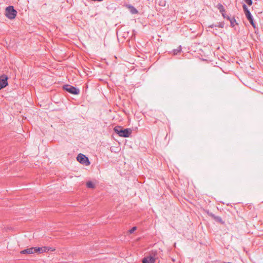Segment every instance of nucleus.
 I'll use <instances>...</instances> for the list:
<instances>
[{
	"mask_svg": "<svg viewBox=\"0 0 263 263\" xmlns=\"http://www.w3.org/2000/svg\"><path fill=\"white\" fill-rule=\"evenodd\" d=\"M114 131L120 137L124 138L129 137L132 134V130L130 128L123 129L120 126H115L114 127Z\"/></svg>",
	"mask_w": 263,
	"mask_h": 263,
	"instance_id": "nucleus-1",
	"label": "nucleus"
},
{
	"mask_svg": "<svg viewBox=\"0 0 263 263\" xmlns=\"http://www.w3.org/2000/svg\"><path fill=\"white\" fill-rule=\"evenodd\" d=\"M17 14V11L14 9L13 6H10L6 8L5 15L7 18L10 20L15 18Z\"/></svg>",
	"mask_w": 263,
	"mask_h": 263,
	"instance_id": "nucleus-2",
	"label": "nucleus"
},
{
	"mask_svg": "<svg viewBox=\"0 0 263 263\" xmlns=\"http://www.w3.org/2000/svg\"><path fill=\"white\" fill-rule=\"evenodd\" d=\"M63 89L68 91L69 93L74 95H79L80 92L79 88L69 84L64 85L63 86Z\"/></svg>",
	"mask_w": 263,
	"mask_h": 263,
	"instance_id": "nucleus-3",
	"label": "nucleus"
},
{
	"mask_svg": "<svg viewBox=\"0 0 263 263\" xmlns=\"http://www.w3.org/2000/svg\"><path fill=\"white\" fill-rule=\"evenodd\" d=\"M242 7L247 18L249 21L252 26L255 28V25L253 21V16L252 15L250 10L248 9L247 6L245 4H243Z\"/></svg>",
	"mask_w": 263,
	"mask_h": 263,
	"instance_id": "nucleus-4",
	"label": "nucleus"
},
{
	"mask_svg": "<svg viewBox=\"0 0 263 263\" xmlns=\"http://www.w3.org/2000/svg\"><path fill=\"white\" fill-rule=\"evenodd\" d=\"M77 159L81 164H85L86 165H89L90 164L88 158L82 154H79L77 157Z\"/></svg>",
	"mask_w": 263,
	"mask_h": 263,
	"instance_id": "nucleus-5",
	"label": "nucleus"
},
{
	"mask_svg": "<svg viewBox=\"0 0 263 263\" xmlns=\"http://www.w3.org/2000/svg\"><path fill=\"white\" fill-rule=\"evenodd\" d=\"M8 77L5 75L0 77V89L6 87L8 85Z\"/></svg>",
	"mask_w": 263,
	"mask_h": 263,
	"instance_id": "nucleus-6",
	"label": "nucleus"
},
{
	"mask_svg": "<svg viewBox=\"0 0 263 263\" xmlns=\"http://www.w3.org/2000/svg\"><path fill=\"white\" fill-rule=\"evenodd\" d=\"M34 253H42L43 252H47L49 250L51 249V248H49L47 247H34Z\"/></svg>",
	"mask_w": 263,
	"mask_h": 263,
	"instance_id": "nucleus-7",
	"label": "nucleus"
},
{
	"mask_svg": "<svg viewBox=\"0 0 263 263\" xmlns=\"http://www.w3.org/2000/svg\"><path fill=\"white\" fill-rule=\"evenodd\" d=\"M155 261V258L152 256H147L143 258L142 263H154Z\"/></svg>",
	"mask_w": 263,
	"mask_h": 263,
	"instance_id": "nucleus-8",
	"label": "nucleus"
},
{
	"mask_svg": "<svg viewBox=\"0 0 263 263\" xmlns=\"http://www.w3.org/2000/svg\"><path fill=\"white\" fill-rule=\"evenodd\" d=\"M208 215L211 216L212 218H213L216 221L220 223L223 224L224 222L222 220L221 218L218 216H215L214 214L212 213H208Z\"/></svg>",
	"mask_w": 263,
	"mask_h": 263,
	"instance_id": "nucleus-9",
	"label": "nucleus"
},
{
	"mask_svg": "<svg viewBox=\"0 0 263 263\" xmlns=\"http://www.w3.org/2000/svg\"><path fill=\"white\" fill-rule=\"evenodd\" d=\"M20 253L21 254H31L35 253L34 247H31L30 248L24 249V250L21 251Z\"/></svg>",
	"mask_w": 263,
	"mask_h": 263,
	"instance_id": "nucleus-10",
	"label": "nucleus"
},
{
	"mask_svg": "<svg viewBox=\"0 0 263 263\" xmlns=\"http://www.w3.org/2000/svg\"><path fill=\"white\" fill-rule=\"evenodd\" d=\"M214 27H217L223 28L224 27V22H219L216 24H212V25H209L208 27L213 28Z\"/></svg>",
	"mask_w": 263,
	"mask_h": 263,
	"instance_id": "nucleus-11",
	"label": "nucleus"
},
{
	"mask_svg": "<svg viewBox=\"0 0 263 263\" xmlns=\"http://www.w3.org/2000/svg\"><path fill=\"white\" fill-rule=\"evenodd\" d=\"M228 20L230 22L231 26L233 27L235 26L236 24H237L236 21L234 17H231L230 16H228Z\"/></svg>",
	"mask_w": 263,
	"mask_h": 263,
	"instance_id": "nucleus-12",
	"label": "nucleus"
},
{
	"mask_svg": "<svg viewBox=\"0 0 263 263\" xmlns=\"http://www.w3.org/2000/svg\"><path fill=\"white\" fill-rule=\"evenodd\" d=\"M128 8L129 9L130 12L132 14H136L138 13V10L134 6L129 5Z\"/></svg>",
	"mask_w": 263,
	"mask_h": 263,
	"instance_id": "nucleus-13",
	"label": "nucleus"
},
{
	"mask_svg": "<svg viewBox=\"0 0 263 263\" xmlns=\"http://www.w3.org/2000/svg\"><path fill=\"white\" fill-rule=\"evenodd\" d=\"M216 8L219 10V12L225 11V8L221 3H218L216 6Z\"/></svg>",
	"mask_w": 263,
	"mask_h": 263,
	"instance_id": "nucleus-14",
	"label": "nucleus"
},
{
	"mask_svg": "<svg viewBox=\"0 0 263 263\" xmlns=\"http://www.w3.org/2000/svg\"><path fill=\"white\" fill-rule=\"evenodd\" d=\"M86 186L88 188L93 189L95 188V184L93 183L92 181H89L86 183Z\"/></svg>",
	"mask_w": 263,
	"mask_h": 263,
	"instance_id": "nucleus-15",
	"label": "nucleus"
},
{
	"mask_svg": "<svg viewBox=\"0 0 263 263\" xmlns=\"http://www.w3.org/2000/svg\"><path fill=\"white\" fill-rule=\"evenodd\" d=\"M181 50V46H180L177 49H174L173 50V53L174 54V55H176L178 54V53H179V52H180Z\"/></svg>",
	"mask_w": 263,
	"mask_h": 263,
	"instance_id": "nucleus-16",
	"label": "nucleus"
},
{
	"mask_svg": "<svg viewBox=\"0 0 263 263\" xmlns=\"http://www.w3.org/2000/svg\"><path fill=\"white\" fill-rule=\"evenodd\" d=\"M246 4H247L249 6H251L252 4V0H243Z\"/></svg>",
	"mask_w": 263,
	"mask_h": 263,
	"instance_id": "nucleus-17",
	"label": "nucleus"
},
{
	"mask_svg": "<svg viewBox=\"0 0 263 263\" xmlns=\"http://www.w3.org/2000/svg\"><path fill=\"white\" fill-rule=\"evenodd\" d=\"M136 230V227H133L130 230H129V233H134V232Z\"/></svg>",
	"mask_w": 263,
	"mask_h": 263,
	"instance_id": "nucleus-18",
	"label": "nucleus"
},
{
	"mask_svg": "<svg viewBox=\"0 0 263 263\" xmlns=\"http://www.w3.org/2000/svg\"><path fill=\"white\" fill-rule=\"evenodd\" d=\"M220 12L221 13V15L223 17H225V11H220Z\"/></svg>",
	"mask_w": 263,
	"mask_h": 263,
	"instance_id": "nucleus-19",
	"label": "nucleus"
},
{
	"mask_svg": "<svg viewBox=\"0 0 263 263\" xmlns=\"http://www.w3.org/2000/svg\"><path fill=\"white\" fill-rule=\"evenodd\" d=\"M228 16H229V15H227L226 14H225V17H223L224 18H226L228 20Z\"/></svg>",
	"mask_w": 263,
	"mask_h": 263,
	"instance_id": "nucleus-20",
	"label": "nucleus"
},
{
	"mask_svg": "<svg viewBox=\"0 0 263 263\" xmlns=\"http://www.w3.org/2000/svg\"><path fill=\"white\" fill-rule=\"evenodd\" d=\"M223 263H232V262H223Z\"/></svg>",
	"mask_w": 263,
	"mask_h": 263,
	"instance_id": "nucleus-21",
	"label": "nucleus"
}]
</instances>
